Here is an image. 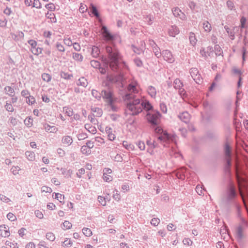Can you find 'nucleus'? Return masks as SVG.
Here are the masks:
<instances>
[{"instance_id":"26","label":"nucleus","mask_w":248,"mask_h":248,"mask_svg":"<svg viewBox=\"0 0 248 248\" xmlns=\"http://www.w3.org/2000/svg\"><path fill=\"white\" fill-rule=\"evenodd\" d=\"M100 54V50L98 47L93 46L92 47V55L94 58H97Z\"/></svg>"},{"instance_id":"38","label":"nucleus","mask_w":248,"mask_h":248,"mask_svg":"<svg viewBox=\"0 0 248 248\" xmlns=\"http://www.w3.org/2000/svg\"><path fill=\"white\" fill-rule=\"evenodd\" d=\"M142 104V109L144 108L145 109L149 110L152 109V106L151 104L148 101L142 102L140 103Z\"/></svg>"},{"instance_id":"49","label":"nucleus","mask_w":248,"mask_h":248,"mask_svg":"<svg viewBox=\"0 0 248 248\" xmlns=\"http://www.w3.org/2000/svg\"><path fill=\"white\" fill-rule=\"evenodd\" d=\"M32 4L34 7H35L37 9H40L41 8V4L39 0H33Z\"/></svg>"},{"instance_id":"6","label":"nucleus","mask_w":248,"mask_h":248,"mask_svg":"<svg viewBox=\"0 0 248 248\" xmlns=\"http://www.w3.org/2000/svg\"><path fill=\"white\" fill-rule=\"evenodd\" d=\"M160 114L158 112H149L147 115L148 121L154 125H157L159 124Z\"/></svg>"},{"instance_id":"25","label":"nucleus","mask_w":248,"mask_h":248,"mask_svg":"<svg viewBox=\"0 0 248 248\" xmlns=\"http://www.w3.org/2000/svg\"><path fill=\"white\" fill-rule=\"evenodd\" d=\"M225 149L226 155L228 157L227 158V162L230 165L231 164V159L230 158L231 155V149L229 146L228 144H226L225 145Z\"/></svg>"},{"instance_id":"9","label":"nucleus","mask_w":248,"mask_h":248,"mask_svg":"<svg viewBox=\"0 0 248 248\" xmlns=\"http://www.w3.org/2000/svg\"><path fill=\"white\" fill-rule=\"evenodd\" d=\"M101 95L103 98L108 104L111 105L113 101V98L111 92L109 91H103L102 92Z\"/></svg>"},{"instance_id":"58","label":"nucleus","mask_w":248,"mask_h":248,"mask_svg":"<svg viewBox=\"0 0 248 248\" xmlns=\"http://www.w3.org/2000/svg\"><path fill=\"white\" fill-rule=\"evenodd\" d=\"M14 244L9 241H7L5 243V246L2 247V248H12V246Z\"/></svg>"},{"instance_id":"22","label":"nucleus","mask_w":248,"mask_h":248,"mask_svg":"<svg viewBox=\"0 0 248 248\" xmlns=\"http://www.w3.org/2000/svg\"><path fill=\"white\" fill-rule=\"evenodd\" d=\"M180 119L185 123L188 122L190 119V115L187 112H184L179 115Z\"/></svg>"},{"instance_id":"29","label":"nucleus","mask_w":248,"mask_h":248,"mask_svg":"<svg viewBox=\"0 0 248 248\" xmlns=\"http://www.w3.org/2000/svg\"><path fill=\"white\" fill-rule=\"evenodd\" d=\"M27 158L30 161H33L35 160V154L33 152L27 151L25 153Z\"/></svg>"},{"instance_id":"62","label":"nucleus","mask_w":248,"mask_h":248,"mask_svg":"<svg viewBox=\"0 0 248 248\" xmlns=\"http://www.w3.org/2000/svg\"><path fill=\"white\" fill-rule=\"evenodd\" d=\"M113 197L115 200L117 201H119L120 199L121 196L117 190H116L114 192Z\"/></svg>"},{"instance_id":"32","label":"nucleus","mask_w":248,"mask_h":248,"mask_svg":"<svg viewBox=\"0 0 248 248\" xmlns=\"http://www.w3.org/2000/svg\"><path fill=\"white\" fill-rule=\"evenodd\" d=\"M91 12L96 17H99V13L95 6H94L93 4H91V7H90Z\"/></svg>"},{"instance_id":"30","label":"nucleus","mask_w":248,"mask_h":248,"mask_svg":"<svg viewBox=\"0 0 248 248\" xmlns=\"http://www.w3.org/2000/svg\"><path fill=\"white\" fill-rule=\"evenodd\" d=\"M148 93L152 97H155L156 94V91L155 88L153 86H150L148 89Z\"/></svg>"},{"instance_id":"53","label":"nucleus","mask_w":248,"mask_h":248,"mask_svg":"<svg viewBox=\"0 0 248 248\" xmlns=\"http://www.w3.org/2000/svg\"><path fill=\"white\" fill-rule=\"evenodd\" d=\"M5 107L6 109L8 111L13 112L14 110V108L11 104L6 103Z\"/></svg>"},{"instance_id":"33","label":"nucleus","mask_w":248,"mask_h":248,"mask_svg":"<svg viewBox=\"0 0 248 248\" xmlns=\"http://www.w3.org/2000/svg\"><path fill=\"white\" fill-rule=\"evenodd\" d=\"M172 12L175 16H179L180 18H182L183 16H184V14L181 12V11L179 8H175Z\"/></svg>"},{"instance_id":"4","label":"nucleus","mask_w":248,"mask_h":248,"mask_svg":"<svg viewBox=\"0 0 248 248\" xmlns=\"http://www.w3.org/2000/svg\"><path fill=\"white\" fill-rule=\"evenodd\" d=\"M30 46V50L35 55H39L42 53L43 48L37 46V42L33 39H31L28 41Z\"/></svg>"},{"instance_id":"43","label":"nucleus","mask_w":248,"mask_h":248,"mask_svg":"<svg viewBox=\"0 0 248 248\" xmlns=\"http://www.w3.org/2000/svg\"><path fill=\"white\" fill-rule=\"evenodd\" d=\"M46 8L50 11H54L55 10L56 7L52 3L47 4L45 6Z\"/></svg>"},{"instance_id":"48","label":"nucleus","mask_w":248,"mask_h":248,"mask_svg":"<svg viewBox=\"0 0 248 248\" xmlns=\"http://www.w3.org/2000/svg\"><path fill=\"white\" fill-rule=\"evenodd\" d=\"M7 217L8 219L11 221H14L16 219V216L12 213H8L7 215Z\"/></svg>"},{"instance_id":"50","label":"nucleus","mask_w":248,"mask_h":248,"mask_svg":"<svg viewBox=\"0 0 248 248\" xmlns=\"http://www.w3.org/2000/svg\"><path fill=\"white\" fill-rule=\"evenodd\" d=\"M20 168L18 166H14L11 168V171L14 175L18 174Z\"/></svg>"},{"instance_id":"47","label":"nucleus","mask_w":248,"mask_h":248,"mask_svg":"<svg viewBox=\"0 0 248 248\" xmlns=\"http://www.w3.org/2000/svg\"><path fill=\"white\" fill-rule=\"evenodd\" d=\"M63 111L68 116H71L73 115V111L71 108L68 107L63 108Z\"/></svg>"},{"instance_id":"14","label":"nucleus","mask_w":248,"mask_h":248,"mask_svg":"<svg viewBox=\"0 0 248 248\" xmlns=\"http://www.w3.org/2000/svg\"><path fill=\"white\" fill-rule=\"evenodd\" d=\"M245 224L240 225L236 229V234L238 238L241 239L244 236V227Z\"/></svg>"},{"instance_id":"27","label":"nucleus","mask_w":248,"mask_h":248,"mask_svg":"<svg viewBox=\"0 0 248 248\" xmlns=\"http://www.w3.org/2000/svg\"><path fill=\"white\" fill-rule=\"evenodd\" d=\"M123 145L124 147L128 150L133 151L134 150V146L133 144L128 143L126 141H124Z\"/></svg>"},{"instance_id":"1","label":"nucleus","mask_w":248,"mask_h":248,"mask_svg":"<svg viewBox=\"0 0 248 248\" xmlns=\"http://www.w3.org/2000/svg\"><path fill=\"white\" fill-rule=\"evenodd\" d=\"M106 51L108 53V62L109 67L113 71H115L118 68V62L120 59L119 53L116 49L110 46L106 47Z\"/></svg>"},{"instance_id":"57","label":"nucleus","mask_w":248,"mask_h":248,"mask_svg":"<svg viewBox=\"0 0 248 248\" xmlns=\"http://www.w3.org/2000/svg\"><path fill=\"white\" fill-rule=\"evenodd\" d=\"M56 47L60 51L64 52L65 51L64 46L60 43H57Z\"/></svg>"},{"instance_id":"24","label":"nucleus","mask_w":248,"mask_h":248,"mask_svg":"<svg viewBox=\"0 0 248 248\" xmlns=\"http://www.w3.org/2000/svg\"><path fill=\"white\" fill-rule=\"evenodd\" d=\"M189 39L190 44L194 46L196 45L197 42V39L196 37L195 34L194 33L191 32L189 33Z\"/></svg>"},{"instance_id":"21","label":"nucleus","mask_w":248,"mask_h":248,"mask_svg":"<svg viewBox=\"0 0 248 248\" xmlns=\"http://www.w3.org/2000/svg\"><path fill=\"white\" fill-rule=\"evenodd\" d=\"M98 200L102 205L105 206L107 204V202L109 201L110 197L109 196H107L105 198L101 196H99L98 197Z\"/></svg>"},{"instance_id":"55","label":"nucleus","mask_w":248,"mask_h":248,"mask_svg":"<svg viewBox=\"0 0 248 248\" xmlns=\"http://www.w3.org/2000/svg\"><path fill=\"white\" fill-rule=\"evenodd\" d=\"M160 108L161 109V110L163 113H166L167 112V108L166 105L163 103H161L160 104Z\"/></svg>"},{"instance_id":"39","label":"nucleus","mask_w":248,"mask_h":248,"mask_svg":"<svg viewBox=\"0 0 248 248\" xmlns=\"http://www.w3.org/2000/svg\"><path fill=\"white\" fill-rule=\"evenodd\" d=\"M46 238L50 241H53L55 239V236L53 233L49 232L46 234Z\"/></svg>"},{"instance_id":"28","label":"nucleus","mask_w":248,"mask_h":248,"mask_svg":"<svg viewBox=\"0 0 248 248\" xmlns=\"http://www.w3.org/2000/svg\"><path fill=\"white\" fill-rule=\"evenodd\" d=\"M72 223L69 221L65 220L62 225V228L64 230H68L71 228Z\"/></svg>"},{"instance_id":"56","label":"nucleus","mask_w":248,"mask_h":248,"mask_svg":"<svg viewBox=\"0 0 248 248\" xmlns=\"http://www.w3.org/2000/svg\"><path fill=\"white\" fill-rule=\"evenodd\" d=\"M26 232L27 230L25 228H22L19 230L18 233L21 237H23L26 234Z\"/></svg>"},{"instance_id":"20","label":"nucleus","mask_w":248,"mask_h":248,"mask_svg":"<svg viewBox=\"0 0 248 248\" xmlns=\"http://www.w3.org/2000/svg\"><path fill=\"white\" fill-rule=\"evenodd\" d=\"M92 111L93 115L95 117L101 116L103 113L102 110L101 108L96 107L92 108Z\"/></svg>"},{"instance_id":"18","label":"nucleus","mask_w":248,"mask_h":248,"mask_svg":"<svg viewBox=\"0 0 248 248\" xmlns=\"http://www.w3.org/2000/svg\"><path fill=\"white\" fill-rule=\"evenodd\" d=\"M44 127L46 131L50 133H56L58 131V128L55 126H51L48 124H45Z\"/></svg>"},{"instance_id":"3","label":"nucleus","mask_w":248,"mask_h":248,"mask_svg":"<svg viewBox=\"0 0 248 248\" xmlns=\"http://www.w3.org/2000/svg\"><path fill=\"white\" fill-rule=\"evenodd\" d=\"M155 132L156 133H160L162 135L158 137V140L163 141V142H166L168 145L164 144V146H169V135L166 131H164L162 128L160 126H157L155 129Z\"/></svg>"},{"instance_id":"5","label":"nucleus","mask_w":248,"mask_h":248,"mask_svg":"<svg viewBox=\"0 0 248 248\" xmlns=\"http://www.w3.org/2000/svg\"><path fill=\"white\" fill-rule=\"evenodd\" d=\"M236 177L237 180V182L239 186V189L240 195L243 199V202L245 204V195H244V190L246 186V182L243 178H241L238 175V170L236 169Z\"/></svg>"},{"instance_id":"45","label":"nucleus","mask_w":248,"mask_h":248,"mask_svg":"<svg viewBox=\"0 0 248 248\" xmlns=\"http://www.w3.org/2000/svg\"><path fill=\"white\" fill-rule=\"evenodd\" d=\"M61 78L65 79H69L72 77L71 75H70L67 73L62 72L61 73Z\"/></svg>"},{"instance_id":"35","label":"nucleus","mask_w":248,"mask_h":248,"mask_svg":"<svg viewBox=\"0 0 248 248\" xmlns=\"http://www.w3.org/2000/svg\"><path fill=\"white\" fill-rule=\"evenodd\" d=\"M42 78L44 81L47 82L50 81L51 80V76L48 73H43L42 75Z\"/></svg>"},{"instance_id":"17","label":"nucleus","mask_w":248,"mask_h":248,"mask_svg":"<svg viewBox=\"0 0 248 248\" xmlns=\"http://www.w3.org/2000/svg\"><path fill=\"white\" fill-rule=\"evenodd\" d=\"M62 141L65 146H69L72 143L73 140L70 136H66L62 138Z\"/></svg>"},{"instance_id":"34","label":"nucleus","mask_w":248,"mask_h":248,"mask_svg":"<svg viewBox=\"0 0 248 248\" xmlns=\"http://www.w3.org/2000/svg\"><path fill=\"white\" fill-rule=\"evenodd\" d=\"M55 194V198L57 199L60 202H62L63 201L64 199V196L59 193H53L52 196H54Z\"/></svg>"},{"instance_id":"46","label":"nucleus","mask_w":248,"mask_h":248,"mask_svg":"<svg viewBox=\"0 0 248 248\" xmlns=\"http://www.w3.org/2000/svg\"><path fill=\"white\" fill-rule=\"evenodd\" d=\"M26 102L29 105H32L35 102V99L33 96L29 95L26 100Z\"/></svg>"},{"instance_id":"51","label":"nucleus","mask_w":248,"mask_h":248,"mask_svg":"<svg viewBox=\"0 0 248 248\" xmlns=\"http://www.w3.org/2000/svg\"><path fill=\"white\" fill-rule=\"evenodd\" d=\"M159 222L160 220L158 218H154L151 221V224L155 226H157L159 224Z\"/></svg>"},{"instance_id":"64","label":"nucleus","mask_w":248,"mask_h":248,"mask_svg":"<svg viewBox=\"0 0 248 248\" xmlns=\"http://www.w3.org/2000/svg\"><path fill=\"white\" fill-rule=\"evenodd\" d=\"M64 43L68 46H71L72 45V41L70 38H65Z\"/></svg>"},{"instance_id":"44","label":"nucleus","mask_w":248,"mask_h":248,"mask_svg":"<svg viewBox=\"0 0 248 248\" xmlns=\"http://www.w3.org/2000/svg\"><path fill=\"white\" fill-rule=\"evenodd\" d=\"M171 36H174L179 33V30L176 26L171 27Z\"/></svg>"},{"instance_id":"41","label":"nucleus","mask_w":248,"mask_h":248,"mask_svg":"<svg viewBox=\"0 0 248 248\" xmlns=\"http://www.w3.org/2000/svg\"><path fill=\"white\" fill-rule=\"evenodd\" d=\"M52 190L51 188H50L48 186H44L41 187V192L43 193L45 192V193H51L52 192Z\"/></svg>"},{"instance_id":"16","label":"nucleus","mask_w":248,"mask_h":248,"mask_svg":"<svg viewBox=\"0 0 248 248\" xmlns=\"http://www.w3.org/2000/svg\"><path fill=\"white\" fill-rule=\"evenodd\" d=\"M173 83L174 88L179 90L180 93L182 94L184 90L182 89L183 85L181 80L179 79H176L174 81Z\"/></svg>"},{"instance_id":"19","label":"nucleus","mask_w":248,"mask_h":248,"mask_svg":"<svg viewBox=\"0 0 248 248\" xmlns=\"http://www.w3.org/2000/svg\"><path fill=\"white\" fill-rule=\"evenodd\" d=\"M202 28L204 31L207 33L210 32L212 30L211 25L207 21H205L202 23Z\"/></svg>"},{"instance_id":"13","label":"nucleus","mask_w":248,"mask_h":248,"mask_svg":"<svg viewBox=\"0 0 248 248\" xmlns=\"http://www.w3.org/2000/svg\"><path fill=\"white\" fill-rule=\"evenodd\" d=\"M9 229L5 225L0 226V235L2 237H7L10 235Z\"/></svg>"},{"instance_id":"2","label":"nucleus","mask_w":248,"mask_h":248,"mask_svg":"<svg viewBox=\"0 0 248 248\" xmlns=\"http://www.w3.org/2000/svg\"><path fill=\"white\" fill-rule=\"evenodd\" d=\"M127 112L131 115H135L142 111V104L138 98H133L127 104Z\"/></svg>"},{"instance_id":"36","label":"nucleus","mask_w":248,"mask_h":248,"mask_svg":"<svg viewBox=\"0 0 248 248\" xmlns=\"http://www.w3.org/2000/svg\"><path fill=\"white\" fill-rule=\"evenodd\" d=\"M4 90L6 94L9 95L13 96L14 94V90L10 86H6L4 88Z\"/></svg>"},{"instance_id":"61","label":"nucleus","mask_w":248,"mask_h":248,"mask_svg":"<svg viewBox=\"0 0 248 248\" xmlns=\"http://www.w3.org/2000/svg\"><path fill=\"white\" fill-rule=\"evenodd\" d=\"M138 146L140 150H144L145 148V145L143 142L140 141L138 143Z\"/></svg>"},{"instance_id":"63","label":"nucleus","mask_w":248,"mask_h":248,"mask_svg":"<svg viewBox=\"0 0 248 248\" xmlns=\"http://www.w3.org/2000/svg\"><path fill=\"white\" fill-rule=\"evenodd\" d=\"M246 21H247L246 18L245 17H244V16L242 17V18H241V20H240L241 27L242 28H245Z\"/></svg>"},{"instance_id":"8","label":"nucleus","mask_w":248,"mask_h":248,"mask_svg":"<svg viewBox=\"0 0 248 248\" xmlns=\"http://www.w3.org/2000/svg\"><path fill=\"white\" fill-rule=\"evenodd\" d=\"M190 74L194 80L198 84L202 81V78L199 73V71L196 68H192L190 69Z\"/></svg>"},{"instance_id":"37","label":"nucleus","mask_w":248,"mask_h":248,"mask_svg":"<svg viewBox=\"0 0 248 248\" xmlns=\"http://www.w3.org/2000/svg\"><path fill=\"white\" fill-rule=\"evenodd\" d=\"M82 232L87 237H90L93 234L91 230L88 228H83Z\"/></svg>"},{"instance_id":"15","label":"nucleus","mask_w":248,"mask_h":248,"mask_svg":"<svg viewBox=\"0 0 248 248\" xmlns=\"http://www.w3.org/2000/svg\"><path fill=\"white\" fill-rule=\"evenodd\" d=\"M106 132L108 134V138L110 140H114L116 138V136L113 133V131L111 128L109 127H106Z\"/></svg>"},{"instance_id":"23","label":"nucleus","mask_w":248,"mask_h":248,"mask_svg":"<svg viewBox=\"0 0 248 248\" xmlns=\"http://www.w3.org/2000/svg\"><path fill=\"white\" fill-rule=\"evenodd\" d=\"M46 17L50 19V22L51 23H56L57 22V19L55 15L53 13H49V12H47L46 14Z\"/></svg>"},{"instance_id":"40","label":"nucleus","mask_w":248,"mask_h":248,"mask_svg":"<svg viewBox=\"0 0 248 248\" xmlns=\"http://www.w3.org/2000/svg\"><path fill=\"white\" fill-rule=\"evenodd\" d=\"M33 119L31 118H27L24 120V123L28 127H31L33 124Z\"/></svg>"},{"instance_id":"12","label":"nucleus","mask_w":248,"mask_h":248,"mask_svg":"<svg viewBox=\"0 0 248 248\" xmlns=\"http://www.w3.org/2000/svg\"><path fill=\"white\" fill-rule=\"evenodd\" d=\"M102 34L106 40L109 41L113 39V36L109 32L105 26H103L102 28Z\"/></svg>"},{"instance_id":"54","label":"nucleus","mask_w":248,"mask_h":248,"mask_svg":"<svg viewBox=\"0 0 248 248\" xmlns=\"http://www.w3.org/2000/svg\"><path fill=\"white\" fill-rule=\"evenodd\" d=\"M92 94L93 96L98 99H100L101 97L100 93L95 90H93L92 91Z\"/></svg>"},{"instance_id":"60","label":"nucleus","mask_w":248,"mask_h":248,"mask_svg":"<svg viewBox=\"0 0 248 248\" xmlns=\"http://www.w3.org/2000/svg\"><path fill=\"white\" fill-rule=\"evenodd\" d=\"M71 242L70 239H66L62 243V246L64 247H69L71 245Z\"/></svg>"},{"instance_id":"11","label":"nucleus","mask_w":248,"mask_h":248,"mask_svg":"<svg viewBox=\"0 0 248 248\" xmlns=\"http://www.w3.org/2000/svg\"><path fill=\"white\" fill-rule=\"evenodd\" d=\"M103 180L107 182H109L112 180V177L110 175L112 173V170L108 168H105L103 170Z\"/></svg>"},{"instance_id":"52","label":"nucleus","mask_w":248,"mask_h":248,"mask_svg":"<svg viewBox=\"0 0 248 248\" xmlns=\"http://www.w3.org/2000/svg\"><path fill=\"white\" fill-rule=\"evenodd\" d=\"M87 10V7L84 4H81L79 11L81 13H84Z\"/></svg>"},{"instance_id":"42","label":"nucleus","mask_w":248,"mask_h":248,"mask_svg":"<svg viewBox=\"0 0 248 248\" xmlns=\"http://www.w3.org/2000/svg\"><path fill=\"white\" fill-rule=\"evenodd\" d=\"M183 243L184 245L186 246H191L193 244V242L191 241V240L188 238H185L183 240Z\"/></svg>"},{"instance_id":"31","label":"nucleus","mask_w":248,"mask_h":248,"mask_svg":"<svg viewBox=\"0 0 248 248\" xmlns=\"http://www.w3.org/2000/svg\"><path fill=\"white\" fill-rule=\"evenodd\" d=\"M147 144L149 146V148L148 149V152L151 155H153L154 154L153 149L155 147V144L154 142L152 143V142L148 141Z\"/></svg>"},{"instance_id":"7","label":"nucleus","mask_w":248,"mask_h":248,"mask_svg":"<svg viewBox=\"0 0 248 248\" xmlns=\"http://www.w3.org/2000/svg\"><path fill=\"white\" fill-rule=\"evenodd\" d=\"M94 146L93 142L89 141L86 145H83L81 148V152L86 155H88L91 153V149Z\"/></svg>"},{"instance_id":"59","label":"nucleus","mask_w":248,"mask_h":248,"mask_svg":"<svg viewBox=\"0 0 248 248\" xmlns=\"http://www.w3.org/2000/svg\"><path fill=\"white\" fill-rule=\"evenodd\" d=\"M35 214L36 216V217H37L38 218H40V219H42L44 217V215H43V214L42 213V212L39 210H37L35 212Z\"/></svg>"},{"instance_id":"10","label":"nucleus","mask_w":248,"mask_h":248,"mask_svg":"<svg viewBox=\"0 0 248 248\" xmlns=\"http://www.w3.org/2000/svg\"><path fill=\"white\" fill-rule=\"evenodd\" d=\"M127 90L130 92L137 93L140 90V87L136 81H133L129 84Z\"/></svg>"}]
</instances>
